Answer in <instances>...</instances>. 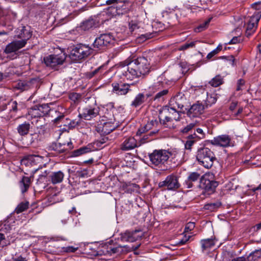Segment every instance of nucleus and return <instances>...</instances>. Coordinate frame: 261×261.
I'll return each instance as SVG.
<instances>
[{"instance_id":"obj_54","label":"nucleus","mask_w":261,"mask_h":261,"mask_svg":"<svg viewBox=\"0 0 261 261\" xmlns=\"http://www.w3.org/2000/svg\"><path fill=\"white\" fill-rule=\"evenodd\" d=\"M241 39L240 37L236 36L233 37L228 43H225V44H236L241 41Z\"/></svg>"},{"instance_id":"obj_30","label":"nucleus","mask_w":261,"mask_h":261,"mask_svg":"<svg viewBox=\"0 0 261 261\" xmlns=\"http://www.w3.org/2000/svg\"><path fill=\"white\" fill-rule=\"evenodd\" d=\"M202 251H209L213 248L215 245V241L212 239H206L202 240L200 241Z\"/></svg>"},{"instance_id":"obj_62","label":"nucleus","mask_w":261,"mask_h":261,"mask_svg":"<svg viewBox=\"0 0 261 261\" xmlns=\"http://www.w3.org/2000/svg\"><path fill=\"white\" fill-rule=\"evenodd\" d=\"M226 60L229 61L230 63L231 64V65L232 66L236 65L235 59H234V57H233V56L230 55V56H228Z\"/></svg>"},{"instance_id":"obj_38","label":"nucleus","mask_w":261,"mask_h":261,"mask_svg":"<svg viewBox=\"0 0 261 261\" xmlns=\"http://www.w3.org/2000/svg\"><path fill=\"white\" fill-rule=\"evenodd\" d=\"M10 111L16 113L18 110H20L22 108V104L21 102L18 103L15 100H11L8 103Z\"/></svg>"},{"instance_id":"obj_24","label":"nucleus","mask_w":261,"mask_h":261,"mask_svg":"<svg viewBox=\"0 0 261 261\" xmlns=\"http://www.w3.org/2000/svg\"><path fill=\"white\" fill-rule=\"evenodd\" d=\"M47 175L48 173L47 171H45L39 175V177L37 179V185L40 186L43 189H45L50 182L49 176L48 177Z\"/></svg>"},{"instance_id":"obj_22","label":"nucleus","mask_w":261,"mask_h":261,"mask_svg":"<svg viewBox=\"0 0 261 261\" xmlns=\"http://www.w3.org/2000/svg\"><path fill=\"white\" fill-rule=\"evenodd\" d=\"M168 81L163 76H160L158 77L156 81L149 87L153 92H158L164 89L168 88Z\"/></svg>"},{"instance_id":"obj_14","label":"nucleus","mask_w":261,"mask_h":261,"mask_svg":"<svg viewBox=\"0 0 261 261\" xmlns=\"http://www.w3.org/2000/svg\"><path fill=\"white\" fill-rule=\"evenodd\" d=\"M130 84L123 83L122 82H114L112 84V92L117 95H125L131 90L130 89Z\"/></svg>"},{"instance_id":"obj_52","label":"nucleus","mask_w":261,"mask_h":261,"mask_svg":"<svg viewBox=\"0 0 261 261\" xmlns=\"http://www.w3.org/2000/svg\"><path fill=\"white\" fill-rule=\"evenodd\" d=\"M194 126H195L194 123H190L189 124L187 125L185 127H184L182 129V130H181V132L183 133H187L189 132H190L192 128H193Z\"/></svg>"},{"instance_id":"obj_18","label":"nucleus","mask_w":261,"mask_h":261,"mask_svg":"<svg viewBox=\"0 0 261 261\" xmlns=\"http://www.w3.org/2000/svg\"><path fill=\"white\" fill-rule=\"evenodd\" d=\"M155 128H158L159 131L160 129V124L158 120H152L148 121L143 127L140 128L136 133V136H141L149 130H154Z\"/></svg>"},{"instance_id":"obj_32","label":"nucleus","mask_w":261,"mask_h":261,"mask_svg":"<svg viewBox=\"0 0 261 261\" xmlns=\"http://www.w3.org/2000/svg\"><path fill=\"white\" fill-rule=\"evenodd\" d=\"M158 133L159 129L155 128L154 130H151L147 134L144 133L140 139V145L153 140V137L155 136Z\"/></svg>"},{"instance_id":"obj_25","label":"nucleus","mask_w":261,"mask_h":261,"mask_svg":"<svg viewBox=\"0 0 261 261\" xmlns=\"http://www.w3.org/2000/svg\"><path fill=\"white\" fill-rule=\"evenodd\" d=\"M162 112H164L165 114H167L168 115H170L171 117H174V120L178 121L180 120V113L181 111L174 110L173 108L170 107L168 106H165L163 109Z\"/></svg>"},{"instance_id":"obj_48","label":"nucleus","mask_w":261,"mask_h":261,"mask_svg":"<svg viewBox=\"0 0 261 261\" xmlns=\"http://www.w3.org/2000/svg\"><path fill=\"white\" fill-rule=\"evenodd\" d=\"M196 42V41L187 42L185 44L181 45L179 48V50H185L189 48L194 47L195 46Z\"/></svg>"},{"instance_id":"obj_16","label":"nucleus","mask_w":261,"mask_h":261,"mask_svg":"<svg viewBox=\"0 0 261 261\" xmlns=\"http://www.w3.org/2000/svg\"><path fill=\"white\" fill-rule=\"evenodd\" d=\"M206 107L199 101L194 103L187 111V115L190 118L198 117L203 113Z\"/></svg>"},{"instance_id":"obj_31","label":"nucleus","mask_w":261,"mask_h":261,"mask_svg":"<svg viewBox=\"0 0 261 261\" xmlns=\"http://www.w3.org/2000/svg\"><path fill=\"white\" fill-rule=\"evenodd\" d=\"M207 97L205 100L204 106L207 108L215 104L218 98L217 94L215 92H206Z\"/></svg>"},{"instance_id":"obj_26","label":"nucleus","mask_w":261,"mask_h":261,"mask_svg":"<svg viewBox=\"0 0 261 261\" xmlns=\"http://www.w3.org/2000/svg\"><path fill=\"white\" fill-rule=\"evenodd\" d=\"M197 134L194 132L193 134L188 136L185 143V148L187 150H191L192 146L199 141Z\"/></svg>"},{"instance_id":"obj_57","label":"nucleus","mask_w":261,"mask_h":261,"mask_svg":"<svg viewBox=\"0 0 261 261\" xmlns=\"http://www.w3.org/2000/svg\"><path fill=\"white\" fill-rule=\"evenodd\" d=\"M64 251L66 252H74L77 249L78 247H74L73 246H67L63 248Z\"/></svg>"},{"instance_id":"obj_46","label":"nucleus","mask_w":261,"mask_h":261,"mask_svg":"<svg viewBox=\"0 0 261 261\" xmlns=\"http://www.w3.org/2000/svg\"><path fill=\"white\" fill-rule=\"evenodd\" d=\"M104 2L107 5H116V10L117 13H119L120 12H117L118 9H120V8H122V9H125V8H123L122 7L124 6V4L122 2L118 3V0H104Z\"/></svg>"},{"instance_id":"obj_63","label":"nucleus","mask_w":261,"mask_h":261,"mask_svg":"<svg viewBox=\"0 0 261 261\" xmlns=\"http://www.w3.org/2000/svg\"><path fill=\"white\" fill-rule=\"evenodd\" d=\"M217 54V51L214 49L213 50H212V51L208 54V55L206 56V58L210 60Z\"/></svg>"},{"instance_id":"obj_27","label":"nucleus","mask_w":261,"mask_h":261,"mask_svg":"<svg viewBox=\"0 0 261 261\" xmlns=\"http://www.w3.org/2000/svg\"><path fill=\"white\" fill-rule=\"evenodd\" d=\"M31 128V124L28 121H25L19 124L17 127V131L21 136H24L28 135Z\"/></svg>"},{"instance_id":"obj_2","label":"nucleus","mask_w":261,"mask_h":261,"mask_svg":"<svg viewBox=\"0 0 261 261\" xmlns=\"http://www.w3.org/2000/svg\"><path fill=\"white\" fill-rule=\"evenodd\" d=\"M196 159L200 165L206 169H209L212 167L214 161L216 160V158L211 149L203 146L198 148Z\"/></svg>"},{"instance_id":"obj_6","label":"nucleus","mask_w":261,"mask_h":261,"mask_svg":"<svg viewBox=\"0 0 261 261\" xmlns=\"http://www.w3.org/2000/svg\"><path fill=\"white\" fill-rule=\"evenodd\" d=\"M99 113V108L95 102L92 105H86L83 108L79 114V117L86 120H91L96 117Z\"/></svg>"},{"instance_id":"obj_45","label":"nucleus","mask_w":261,"mask_h":261,"mask_svg":"<svg viewBox=\"0 0 261 261\" xmlns=\"http://www.w3.org/2000/svg\"><path fill=\"white\" fill-rule=\"evenodd\" d=\"M174 117H171L170 115L166 114L164 119H162V118L160 116H159V123L160 125H164L166 127H170V125L168 124V123L171 122L172 121L174 120Z\"/></svg>"},{"instance_id":"obj_3","label":"nucleus","mask_w":261,"mask_h":261,"mask_svg":"<svg viewBox=\"0 0 261 261\" xmlns=\"http://www.w3.org/2000/svg\"><path fill=\"white\" fill-rule=\"evenodd\" d=\"M94 54H95V50L93 48L80 44L72 49L69 57L72 61L76 62Z\"/></svg>"},{"instance_id":"obj_40","label":"nucleus","mask_w":261,"mask_h":261,"mask_svg":"<svg viewBox=\"0 0 261 261\" xmlns=\"http://www.w3.org/2000/svg\"><path fill=\"white\" fill-rule=\"evenodd\" d=\"M27 117L30 118H37L42 117L37 109V105L35 106L28 111Z\"/></svg>"},{"instance_id":"obj_5","label":"nucleus","mask_w":261,"mask_h":261,"mask_svg":"<svg viewBox=\"0 0 261 261\" xmlns=\"http://www.w3.org/2000/svg\"><path fill=\"white\" fill-rule=\"evenodd\" d=\"M114 37L110 33L102 34L95 38L92 44L95 52L98 50H104L113 42Z\"/></svg>"},{"instance_id":"obj_55","label":"nucleus","mask_w":261,"mask_h":261,"mask_svg":"<svg viewBox=\"0 0 261 261\" xmlns=\"http://www.w3.org/2000/svg\"><path fill=\"white\" fill-rule=\"evenodd\" d=\"M190 236H185L182 239L179 240L176 244L179 245H182L185 244L190 239Z\"/></svg>"},{"instance_id":"obj_10","label":"nucleus","mask_w":261,"mask_h":261,"mask_svg":"<svg viewBox=\"0 0 261 261\" xmlns=\"http://www.w3.org/2000/svg\"><path fill=\"white\" fill-rule=\"evenodd\" d=\"M66 55L61 52L58 55H50L44 58V61L47 66L52 68L63 64L66 60Z\"/></svg>"},{"instance_id":"obj_53","label":"nucleus","mask_w":261,"mask_h":261,"mask_svg":"<svg viewBox=\"0 0 261 261\" xmlns=\"http://www.w3.org/2000/svg\"><path fill=\"white\" fill-rule=\"evenodd\" d=\"M102 68V66H100L95 69L94 71L89 72L88 73V77L90 79L93 77L95 74L99 72Z\"/></svg>"},{"instance_id":"obj_43","label":"nucleus","mask_w":261,"mask_h":261,"mask_svg":"<svg viewBox=\"0 0 261 261\" xmlns=\"http://www.w3.org/2000/svg\"><path fill=\"white\" fill-rule=\"evenodd\" d=\"M221 205V203L219 201H217L213 203H208L204 205L203 208L204 210H209L211 212L215 211L220 207Z\"/></svg>"},{"instance_id":"obj_64","label":"nucleus","mask_w":261,"mask_h":261,"mask_svg":"<svg viewBox=\"0 0 261 261\" xmlns=\"http://www.w3.org/2000/svg\"><path fill=\"white\" fill-rule=\"evenodd\" d=\"M13 261H28L26 258L22 257V256H19L17 257L13 258Z\"/></svg>"},{"instance_id":"obj_7","label":"nucleus","mask_w":261,"mask_h":261,"mask_svg":"<svg viewBox=\"0 0 261 261\" xmlns=\"http://www.w3.org/2000/svg\"><path fill=\"white\" fill-rule=\"evenodd\" d=\"M261 17V11H255L253 14L246 20V35L249 37L255 31Z\"/></svg>"},{"instance_id":"obj_47","label":"nucleus","mask_w":261,"mask_h":261,"mask_svg":"<svg viewBox=\"0 0 261 261\" xmlns=\"http://www.w3.org/2000/svg\"><path fill=\"white\" fill-rule=\"evenodd\" d=\"M28 202H21L20 204L18 205L17 207L15 208V212L17 214H19L26 210L28 208Z\"/></svg>"},{"instance_id":"obj_20","label":"nucleus","mask_w":261,"mask_h":261,"mask_svg":"<svg viewBox=\"0 0 261 261\" xmlns=\"http://www.w3.org/2000/svg\"><path fill=\"white\" fill-rule=\"evenodd\" d=\"M26 44L27 42L22 40H14L6 46L4 51L6 54L15 52L23 47Z\"/></svg>"},{"instance_id":"obj_58","label":"nucleus","mask_w":261,"mask_h":261,"mask_svg":"<svg viewBox=\"0 0 261 261\" xmlns=\"http://www.w3.org/2000/svg\"><path fill=\"white\" fill-rule=\"evenodd\" d=\"M195 227V223L194 222H189L186 225L185 231H189L193 230Z\"/></svg>"},{"instance_id":"obj_42","label":"nucleus","mask_w":261,"mask_h":261,"mask_svg":"<svg viewBox=\"0 0 261 261\" xmlns=\"http://www.w3.org/2000/svg\"><path fill=\"white\" fill-rule=\"evenodd\" d=\"M223 83V79L220 75H216L209 82V84L214 87H217L222 85Z\"/></svg>"},{"instance_id":"obj_8","label":"nucleus","mask_w":261,"mask_h":261,"mask_svg":"<svg viewBox=\"0 0 261 261\" xmlns=\"http://www.w3.org/2000/svg\"><path fill=\"white\" fill-rule=\"evenodd\" d=\"M158 186L159 188H166L169 190L177 189L180 187L178 177L173 174L166 177L164 181H160Z\"/></svg>"},{"instance_id":"obj_19","label":"nucleus","mask_w":261,"mask_h":261,"mask_svg":"<svg viewBox=\"0 0 261 261\" xmlns=\"http://www.w3.org/2000/svg\"><path fill=\"white\" fill-rule=\"evenodd\" d=\"M143 236V233L140 230H135L132 231H126L122 234L121 238L123 241L133 242Z\"/></svg>"},{"instance_id":"obj_33","label":"nucleus","mask_w":261,"mask_h":261,"mask_svg":"<svg viewBox=\"0 0 261 261\" xmlns=\"http://www.w3.org/2000/svg\"><path fill=\"white\" fill-rule=\"evenodd\" d=\"M31 184V179L28 176H23L19 181V187L22 193L27 192Z\"/></svg>"},{"instance_id":"obj_56","label":"nucleus","mask_w":261,"mask_h":261,"mask_svg":"<svg viewBox=\"0 0 261 261\" xmlns=\"http://www.w3.org/2000/svg\"><path fill=\"white\" fill-rule=\"evenodd\" d=\"M211 18H210L208 19L207 20H206V21H205L203 23L200 24L197 28V29L198 30V32H200V31H202L203 30H204L205 28H206V27H207V25L209 24L210 21H211Z\"/></svg>"},{"instance_id":"obj_1","label":"nucleus","mask_w":261,"mask_h":261,"mask_svg":"<svg viewBox=\"0 0 261 261\" xmlns=\"http://www.w3.org/2000/svg\"><path fill=\"white\" fill-rule=\"evenodd\" d=\"M119 70L122 75L128 80H132L141 75L148 74L150 65L148 59L144 57H139L131 62L125 61Z\"/></svg>"},{"instance_id":"obj_13","label":"nucleus","mask_w":261,"mask_h":261,"mask_svg":"<svg viewBox=\"0 0 261 261\" xmlns=\"http://www.w3.org/2000/svg\"><path fill=\"white\" fill-rule=\"evenodd\" d=\"M98 25L99 22L96 19L90 18L82 22L80 26L76 28V31L79 34H83L85 31L96 28Z\"/></svg>"},{"instance_id":"obj_51","label":"nucleus","mask_w":261,"mask_h":261,"mask_svg":"<svg viewBox=\"0 0 261 261\" xmlns=\"http://www.w3.org/2000/svg\"><path fill=\"white\" fill-rule=\"evenodd\" d=\"M245 82L243 79H239L237 84V91H240L243 90V87L245 85Z\"/></svg>"},{"instance_id":"obj_60","label":"nucleus","mask_w":261,"mask_h":261,"mask_svg":"<svg viewBox=\"0 0 261 261\" xmlns=\"http://www.w3.org/2000/svg\"><path fill=\"white\" fill-rule=\"evenodd\" d=\"M251 6L253 8L256 10L255 11H260L259 10L261 9V1L254 3Z\"/></svg>"},{"instance_id":"obj_29","label":"nucleus","mask_w":261,"mask_h":261,"mask_svg":"<svg viewBox=\"0 0 261 261\" xmlns=\"http://www.w3.org/2000/svg\"><path fill=\"white\" fill-rule=\"evenodd\" d=\"M156 92V94L152 98V100L156 102H163L169 93V89L168 88L164 89Z\"/></svg>"},{"instance_id":"obj_36","label":"nucleus","mask_w":261,"mask_h":261,"mask_svg":"<svg viewBox=\"0 0 261 261\" xmlns=\"http://www.w3.org/2000/svg\"><path fill=\"white\" fill-rule=\"evenodd\" d=\"M115 128V125L111 122H107L103 123L101 127H99V129L101 133L105 135H108L114 130Z\"/></svg>"},{"instance_id":"obj_21","label":"nucleus","mask_w":261,"mask_h":261,"mask_svg":"<svg viewBox=\"0 0 261 261\" xmlns=\"http://www.w3.org/2000/svg\"><path fill=\"white\" fill-rule=\"evenodd\" d=\"M140 245V244L137 245H125L123 246H118L116 247L111 248L108 252L111 254L114 253L121 254L136 250Z\"/></svg>"},{"instance_id":"obj_34","label":"nucleus","mask_w":261,"mask_h":261,"mask_svg":"<svg viewBox=\"0 0 261 261\" xmlns=\"http://www.w3.org/2000/svg\"><path fill=\"white\" fill-rule=\"evenodd\" d=\"M200 174L196 172H191L189 174L186 184L188 188L192 187V182H195L199 179L200 180Z\"/></svg>"},{"instance_id":"obj_4","label":"nucleus","mask_w":261,"mask_h":261,"mask_svg":"<svg viewBox=\"0 0 261 261\" xmlns=\"http://www.w3.org/2000/svg\"><path fill=\"white\" fill-rule=\"evenodd\" d=\"M173 153L164 149L154 150L148 156L151 164L155 166L161 167L168 161Z\"/></svg>"},{"instance_id":"obj_23","label":"nucleus","mask_w":261,"mask_h":261,"mask_svg":"<svg viewBox=\"0 0 261 261\" xmlns=\"http://www.w3.org/2000/svg\"><path fill=\"white\" fill-rule=\"evenodd\" d=\"M15 36L27 42L31 37L32 33L30 30L27 28L25 27H21L17 29Z\"/></svg>"},{"instance_id":"obj_44","label":"nucleus","mask_w":261,"mask_h":261,"mask_svg":"<svg viewBox=\"0 0 261 261\" xmlns=\"http://www.w3.org/2000/svg\"><path fill=\"white\" fill-rule=\"evenodd\" d=\"M37 109L42 117L47 115L50 110V107L48 104L37 105Z\"/></svg>"},{"instance_id":"obj_17","label":"nucleus","mask_w":261,"mask_h":261,"mask_svg":"<svg viewBox=\"0 0 261 261\" xmlns=\"http://www.w3.org/2000/svg\"><path fill=\"white\" fill-rule=\"evenodd\" d=\"M140 146L137 140L133 137H129L124 138L123 142L120 144V148L123 151H126L134 149Z\"/></svg>"},{"instance_id":"obj_12","label":"nucleus","mask_w":261,"mask_h":261,"mask_svg":"<svg viewBox=\"0 0 261 261\" xmlns=\"http://www.w3.org/2000/svg\"><path fill=\"white\" fill-rule=\"evenodd\" d=\"M73 148V145L71 141L67 143H53L48 147L50 151H55L57 153H61L68 152Z\"/></svg>"},{"instance_id":"obj_59","label":"nucleus","mask_w":261,"mask_h":261,"mask_svg":"<svg viewBox=\"0 0 261 261\" xmlns=\"http://www.w3.org/2000/svg\"><path fill=\"white\" fill-rule=\"evenodd\" d=\"M196 132L199 134V135H197L198 137V139L199 140H200V139H201L204 137L205 134L201 128H197Z\"/></svg>"},{"instance_id":"obj_50","label":"nucleus","mask_w":261,"mask_h":261,"mask_svg":"<svg viewBox=\"0 0 261 261\" xmlns=\"http://www.w3.org/2000/svg\"><path fill=\"white\" fill-rule=\"evenodd\" d=\"M9 244L10 243L6 241L4 234L0 233V246L2 247H4Z\"/></svg>"},{"instance_id":"obj_49","label":"nucleus","mask_w":261,"mask_h":261,"mask_svg":"<svg viewBox=\"0 0 261 261\" xmlns=\"http://www.w3.org/2000/svg\"><path fill=\"white\" fill-rule=\"evenodd\" d=\"M81 97V94L77 93H71L69 95V98L74 102H76L80 99Z\"/></svg>"},{"instance_id":"obj_61","label":"nucleus","mask_w":261,"mask_h":261,"mask_svg":"<svg viewBox=\"0 0 261 261\" xmlns=\"http://www.w3.org/2000/svg\"><path fill=\"white\" fill-rule=\"evenodd\" d=\"M238 105V101H233L231 102L229 109L230 111H231L232 113H234L233 111L237 108Z\"/></svg>"},{"instance_id":"obj_15","label":"nucleus","mask_w":261,"mask_h":261,"mask_svg":"<svg viewBox=\"0 0 261 261\" xmlns=\"http://www.w3.org/2000/svg\"><path fill=\"white\" fill-rule=\"evenodd\" d=\"M186 102V98L184 94H178L172 97L169 101L168 106L172 107L174 110L181 111Z\"/></svg>"},{"instance_id":"obj_37","label":"nucleus","mask_w":261,"mask_h":261,"mask_svg":"<svg viewBox=\"0 0 261 261\" xmlns=\"http://www.w3.org/2000/svg\"><path fill=\"white\" fill-rule=\"evenodd\" d=\"M145 97L144 94L139 93L135 97L134 100L131 103V106L137 108L145 102Z\"/></svg>"},{"instance_id":"obj_11","label":"nucleus","mask_w":261,"mask_h":261,"mask_svg":"<svg viewBox=\"0 0 261 261\" xmlns=\"http://www.w3.org/2000/svg\"><path fill=\"white\" fill-rule=\"evenodd\" d=\"M209 142L213 145L224 148L232 145L230 136L226 134L215 137L213 139L210 140Z\"/></svg>"},{"instance_id":"obj_41","label":"nucleus","mask_w":261,"mask_h":261,"mask_svg":"<svg viewBox=\"0 0 261 261\" xmlns=\"http://www.w3.org/2000/svg\"><path fill=\"white\" fill-rule=\"evenodd\" d=\"M261 257V249L255 250L247 257V261H256Z\"/></svg>"},{"instance_id":"obj_9","label":"nucleus","mask_w":261,"mask_h":261,"mask_svg":"<svg viewBox=\"0 0 261 261\" xmlns=\"http://www.w3.org/2000/svg\"><path fill=\"white\" fill-rule=\"evenodd\" d=\"M218 186L217 181L209 179L205 175L202 176L200 178L199 187L208 195L213 193Z\"/></svg>"},{"instance_id":"obj_35","label":"nucleus","mask_w":261,"mask_h":261,"mask_svg":"<svg viewBox=\"0 0 261 261\" xmlns=\"http://www.w3.org/2000/svg\"><path fill=\"white\" fill-rule=\"evenodd\" d=\"M32 87V84L31 81H18L15 87L18 90L21 91L28 90L31 89Z\"/></svg>"},{"instance_id":"obj_28","label":"nucleus","mask_w":261,"mask_h":261,"mask_svg":"<svg viewBox=\"0 0 261 261\" xmlns=\"http://www.w3.org/2000/svg\"><path fill=\"white\" fill-rule=\"evenodd\" d=\"M50 182L55 185L62 181L64 174L61 171L52 172L49 175Z\"/></svg>"},{"instance_id":"obj_39","label":"nucleus","mask_w":261,"mask_h":261,"mask_svg":"<svg viewBox=\"0 0 261 261\" xmlns=\"http://www.w3.org/2000/svg\"><path fill=\"white\" fill-rule=\"evenodd\" d=\"M91 151L92 149L90 145L82 147L79 149L74 150L72 152V156H78L83 154L91 152Z\"/></svg>"}]
</instances>
